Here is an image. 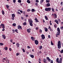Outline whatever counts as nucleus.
I'll return each instance as SVG.
<instances>
[{
  "mask_svg": "<svg viewBox=\"0 0 63 63\" xmlns=\"http://www.w3.org/2000/svg\"><path fill=\"white\" fill-rule=\"evenodd\" d=\"M62 57L60 58V60H59V59L57 58L56 60L57 62L58 63H62Z\"/></svg>",
  "mask_w": 63,
  "mask_h": 63,
  "instance_id": "nucleus-1",
  "label": "nucleus"
},
{
  "mask_svg": "<svg viewBox=\"0 0 63 63\" xmlns=\"http://www.w3.org/2000/svg\"><path fill=\"white\" fill-rule=\"evenodd\" d=\"M28 21L30 23V25L31 26H33V21L32 20V19H28Z\"/></svg>",
  "mask_w": 63,
  "mask_h": 63,
  "instance_id": "nucleus-2",
  "label": "nucleus"
},
{
  "mask_svg": "<svg viewBox=\"0 0 63 63\" xmlns=\"http://www.w3.org/2000/svg\"><path fill=\"white\" fill-rule=\"evenodd\" d=\"M58 47V48H61V41H59L58 42L57 45Z\"/></svg>",
  "mask_w": 63,
  "mask_h": 63,
  "instance_id": "nucleus-3",
  "label": "nucleus"
},
{
  "mask_svg": "<svg viewBox=\"0 0 63 63\" xmlns=\"http://www.w3.org/2000/svg\"><path fill=\"white\" fill-rule=\"evenodd\" d=\"M51 8L49 7L48 8H46L45 9V10L46 11L48 12V11H51Z\"/></svg>",
  "mask_w": 63,
  "mask_h": 63,
  "instance_id": "nucleus-4",
  "label": "nucleus"
},
{
  "mask_svg": "<svg viewBox=\"0 0 63 63\" xmlns=\"http://www.w3.org/2000/svg\"><path fill=\"white\" fill-rule=\"evenodd\" d=\"M12 20H14L15 19V15L14 14H13L12 15Z\"/></svg>",
  "mask_w": 63,
  "mask_h": 63,
  "instance_id": "nucleus-5",
  "label": "nucleus"
},
{
  "mask_svg": "<svg viewBox=\"0 0 63 63\" xmlns=\"http://www.w3.org/2000/svg\"><path fill=\"white\" fill-rule=\"evenodd\" d=\"M31 29L29 28L27 30V31L28 33H29L31 32Z\"/></svg>",
  "mask_w": 63,
  "mask_h": 63,
  "instance_id": "nucleus-6",
  "label": "nucleus"
},
{
  "mask_svg": "<svg viewBox=\"0 0 63 63\" xmlns=\"http://www.w3.org/2000/svg\"><path fill=\"white\" fill-rule=\"evenodd\" d=\"M36 45H37L39 44V42L37 40H35L34 41Z\"/></svg>",
  "mask_w": 63,
  "mask_h": 63,
  "instance_id": "nucleus-7",
  "label": "nucleus"
},
{
  "mask_svg": "<svg viewBox=\"0 0 63 63\" xmlns=\"http://www.w3.org/2000/svg\"><path fill=\"white\" fill-rule=\"evenodd\" d=\"M2 27V28H5V25L4 24H2L0 25Z\"/></svg>",
  "mask_w": 63,
  "mask_h": 63,
  "instance_id": "nucleus-8",
  "label": "nucleus"
},
{
  "mask_svg": "<svg viewBox=\"0 0 63 63\" xmlns=\"http://www.w3.org/2000/svg\"><path fill=\"white\" fill-rule=\"evenodd\" d=\"M41 37L42 38V39L43 40H44V39H45V35H44V34L42 35Z\"/></svg>",
  "mask_w": 63,
  "mask_h": 63,
  "instance_id": "nucleus-9",
  "label": "nucleus"
},
{
  "mask_svg": "<svg viewBox=\"0 0 63 63\" xmlns=\"http://www.w3.org/2000/svg\"><path fill=\"white\" fill-rule=\"evenodd\" d=\"M17 29H21V30L22 29V27H21V26H17Z\"/></svg>",
  "mask_w": 63,
  "mask_h": 63,
  "instance_id": "nucleus-10",
  "label": "nucleus"
},
{
  "mask_svg": "<svg viewBox=\"0 0 63 63\" xmlns=\"http://www.w3.org/2000/svg\"><path fill=\"white\" fill-rule=\"evenodd\" d=\"M34 20L35 21V22H39V20H38L37 18H34Z\"/></svg>",
  "mask_w": 63,
  "mask_h": 63,
  "instance_id": "nucleus-11",
  "label": "nucleus"
},
{
  "mask_svg": "<svg viewBox=\"0 0 63 63\" xmlns=\"http://www.w3.org/2000/svg\"><path fill=\"white\" fill-rule=\"evenodd\" d=\"M54 22H55L57 24H59V21L57 19H56L54 21Z\"/></svg>",
  "mask_w": 63,
  "mask_h": 63,
  "instance_id": "nucleus-12",
  "label": "nucleus"
},
{
  "mask_svg": "<svg viewBox=\"0 0 63 63\" xmlns=\"http://www.w3.org/2000/svg\"><path fill=\"white\" fill-rule=\"evenodd\" d=\"M2 37L3 38V39H6V36L5 35H2Z\"/></svg>",
  "mask_w": 63,
  "mask_h": 63,
  "instance_id": "nucleus-13",
  "label": "nucleus"
},
{
  "mask_svg": "<svg viewBox=\"0 0 63 63\" xmlns=\"http://www.w3.org/2000/svg\"><path fill=\"white\" fill-rule=\"evenodd\" d=\"M47 60L48 61H49V62H50L51 61V59H49V58L48 57H47Z\"/></svg>",
  "mask_w": 63,
  "mask_h": 63,
  "instance_id": "nucleus-14",
  "label": "nucleus"
},
{
  "mask_svg": "<svg viewBox=\"0 0 63 63\" xmlns=\"http://www.w3.org/2000/svg\"><path fill=\"white\" fill-rule=\"evenodd\" d=\"M50 3H48L46 4L47 7H50Z\"/></svg>",
  "mask_w": 63,
  "mask_h": 63,
  "instance_id": "nucleus-15",
  "label": "nucleus"
},
{
  "mask_svg": "<svg viewBox=\"0 0 63 63\" xmlns=\"http://www.w3.org/2000/svg\"><path fill=\"white\" fill-rule=\"evenodd\" d=\"M17 47H19V44L18 43H17L16 45Z\"/></svg>",
  "mask_w": 63,
  "mask_h": 63,
  "instance_id": "nucleus-16",
  "label": "nucleus"
},
{
  "mask_svg": "<svg viewBox=\"0 0 63 63\" xmlns=\"http://www.w3.org/2000/svg\"><path fill=\"white\" fill-rule=\"evenodd\" d=\"M45 32H47L48 31V29L47 28H44Z\"/></svg>",
  "mask_w": 63,
  "mask_h": 63,
  "instance_id": "nucleus-17",
  "label": "nucleus"
},
{
  "mask_svg": "<svg viewBox=\"0 0 63 63\" xmlns=\"http://www.w3.org/2000/svg\"><path fill=\"white\" fill-rule=\"evenodd\" d=\"M57 31L58 32H59V33H60V29L59 28H57Z\"/></svg>",
  "mask_w": 63,
  "mask_h": 63,
  "instance_id": "nucleus-18",
  "label": "nucleus"
},
{
  "mask_svg": "<svg viewBox=\"0 0 63 63\" xmlns=\"http://www.w3.org/2000/svg\"><path fill=\"white\" fill-rule=\"evenodd\" d=\"M30 56L32 58L34 57V56L33 55H30Z\"/></svg>",
  "mask_w": 63,
  "mask_h": 63,
  "instance_id": "nucleus-19",
  "label": "nucleus"
},
{
  "mask_svg": "<svg viewBox=\"0 0 63 63\" xmlns=\"http://www.w3.org/2000/svg\"><path fill=\"white\" fill-rule=\"evenodd\" d=\"M47 60L46 59H44V60H43V62H44L45 63H47Z\"/></svg>",
  "mask_w": 63,
  "mask_h": 63,
  "instance_id": "nucleus-20",
  "label": "nucleus"
},
{
  "mask_svg": "<svg viewBox=\"0 0 63 63\" xmlns=\"http://www.w3.org/2000/svg\"><path fill=\"white\" fill-rule=\"evenodd\" d=\"M31 39L32 40V41H34L35 40V38L33 37H31Z\"/></svg>",
  "mask_w": 63,
  "mask_h": 63,
  "instance_id": "nucleus-21",
  "label": "nucleus"
},
{
  "mask_svg": "<svg viewBox=\"0 0 63 63\" xmlns=\"http://www.w3.org/2000/svg\"><path fill=\"white\" fill-rule=\"evenodd\" d=\"M6 7L7 9H9V7H10V6L9 5H6Z\"/></svg>",
  "mask_w": 63,
  "mask_h": 63,
  "instance_id": "nucleus-22",
  "label": "nucleus"
},
{
  "mask_svg": "<svg viewBox=\"0 0 63 63\" xmlns=\"http://www.w3.org/2000/svg\"><path fill=\"white\" fill-rule=\"evenodd\" d=\"M45 17L46 20H48V18H47V16H45Z\"/></svg>",
  "mask_w": 63,
  "mask_h": 63,
  "instance_id": "nucleus-23",
  "label": "nucleus"
},
{
  "mask_svg": "<svg viewBox=\"0 0 63 63\" xmlns=\"http://www.w3.org/2000/svg\"><path fill=\"white\" fill-rule=\"evenodd\" d=\"M2 13L3 15H4V14H5V12H4V10H2Z\"/></svg>",
  "mask_w": 63,
  "mask_h": 63,
  "instance_id": "nucleus-24",
  "label": "nucleus"
},
{
  "mask_svg": "<svg viewBox=\"0 0 63 63\" xmlns=\"http://www.w3.org/2000/svg\"><path fill=\"white\" fill-rule=\"evenodd\" d=\"M16 24L15 23H14L12 25H13V26H14V27H15V26H16Z\"/></svg>",
  "mask_w": 63,
  "mask_h": 63,
  "instance_id": "nucleus-25",
  "label": "nucleus"
},
{
  "mask_svg": "<svg viewBox=\"0 0 63 63\" xmlns=\"http://www.w3.org/2000/svg\"><path fill=\"white\" fill-rule=\"evenodd\" d=\"M54 16H55V18H56V17H57V15H56V14H54Z\"/></svg>",
  "mask_w": 63,
  "mask_h": 63,
  "instance_id": "nucleus-26",
  "label": "nucleus"
},
{
  "mask_svg": "<svg viewBox=\"0 0 63 63\" xmlns=\"http://www.w3.org/2000/svg\"><path fill=\"white\" fill-rule=\"evenodd\" d=\"M44 2V0H41L40 1V4H42L43 2Z\"/></svg>",
  "mask_w": 63,
  "mask_h": 63,
  "instance_id": "nucleus-27",
  "label": "nucleus"
},
{
  "mask_svg": "<svg viewBox=\"0 0 63 63\" xmlns=\"http://www.w3.org/2000/svg\"><path fill=\"white\" fill-rule=\"evenodd\" d=\"M49 2H50V0H46V3H49Z\"/></svg>",
  "mask_w": 63,
  "mask_h": 63,
  "instance_id": "nucleus-28",
  "label": "nucleus"
},
{
  "mask_svg": "<svg viewBox=\"0 0 63 63\" xmlns=\"http://www.w3.org/2000/svg\"><path fill=\"white\" fill-rule=\"evenodd\" d=\"M23 24V25H26V22H25Z\"/></svg>",
  "mask_w": 63,
  "mask_h": 63,
  "instance_id": "nucleus-29",
  "label": "nucleus"
},
{
  "mask_svg": "<svg viewBox=\"0 0 63 63\" xmlns=\"http://www.w3.org/2000/svg\"><path fill=\"white\" fill-rule=\"evenodd\" d=\"M42 47H42V46H40L39 48V49H41L42 48Z\"/></svg>",
  "mask_w": 63,
  "mask_h": 63,
  "instance_id": "nucleus-30",
  "label": "nucleus"
},
{
  "mask_svg": "<svg viewBox=\"0 0 63 63\" xmlns=\"http://www.w3.org/2000/svg\"><path fill=\"white\" fill-rule=\"evenodd\" d=\"M27 2L29 3V4H30V1L29 0H28L27 1Z\"/></svg>",
  "mask_w": 63,
  "mask_h": 63,
  "instance_id": "nucleus-31",
  "label": "nucleus"
},
{
  "mask_svg": "<svg viewBox=\"0 0 63 63\" xmlns=\"http://www.w3.org/2000/svg\"><path fill=\"white\" fill-rule=\"evenodd\" d=\"M8 47H6L5 48V50H8Z\"/></svg>",
  "mask_w": 63,
  "mask_h": 63,
  "instance_id": "nucleus-32",
  "label": "nucleus"
},
{
  "mask_svg": "<svg viewBox=\"0 0 63 63\" xmlns=\"http://www.w3.org/2000/svg\"><path fill=\"white\" fill-rule=\"evenodd\" d=\"M17 14L18 15H21V13L18 12H17Z\"/></svg>",
  "mask_w": 63,
  "mask_h": 63,
  "instance_id": "nucleus-33",
  "label": "nucleus"
},
{
  "mask_svg": "<svg viewBox=\"0 0 63 63\" xmlns=\"http://www.w3.org/2000/svg\"><path fill=\"white\" fill-rule=\"evenodd\" d=\"M51 10L52 11V12H54V9H53V8H51Z\"/></svg>",
  "mask_w": 63,
  "mask_h": 63,
  "instance_id": "nucleus-34",
  "label": "nucleus"
},
{
  "mask_svg": "<svg viewBox=\"0 0 63 63\" xmlns=\"http://www.w3.org/2000/svg\"><path fill=\"white\" fill-rule=\"evenodd\" d=\"M31 11L32 12H34L35 11V10H34V9H32Z\"/></svg>",
  "mask_w": 63,
  "mask_h": 63,
  "instance_id": "nucleus-35",
  "label": "nucleus"
},
{
  "mask_svg": "<svg viewBox=\"0 0 63 63\" xmlns=\"http://www.w3.org/2000/svg\"><path fill=\"white\" fill-rule=\"evenodd\" d=\"M31 11V9H28L27 10V11H28V12H30Z\"/></svg>",
  "mask_w": 63,
  "mask_h": 63,
  "instance_id": "nucleus-36",
  "label": "nucleus"
},
{
  "mask_svg": "<svg viewBox=\"0 0 63 63\" xmlns=\"http://www.w3.org/2000/svg\"><path fill=\"white\" fill-rule=\"evenodd\" d=\"M51 45H52V46H53V43H52V41H51Z\"/></svg>",
  "mask_w": 63,
  "mask_h": 63,
  "instance_id": "nucleus-37",
  "label": "nucleus"
},
{
  "mask_svg": "<svg viewBox=\"0 0 63 63\" xmlns=\"http://www.w3.org/2000/svg\"><path fill=\"white\" fill-rule=\"evenodd\" d=\"M54 27H55V28H57V25L55 24L54 25Z\"/></svg>",
  "mask_w": 63,
  "mask_h": 63,
  "instance_id": "nucleus-38",
  "label": "nucleus"
},
{
  "mask_svg": "<svg viewBox=\"0 0 63 63\" xmlns=\"http://www.w3.org/2000/svg\"><path fill=\"white\" fill-rule=\"evenodd\" d=\"M18 3H21V0H18Z\"/></svg>",
  "mask_w": 63,
  "mask_h": 63,
  "instance_id": "nucleus-39",
  "label": "nucleus"
},
{
  "mask_svg": "<svg viewBox=\"0 0 63 63\" xmlns=\"http://www.w3.org/2000/svg\"><path fill=\"white\" fill-rule=\"evenodd\" d=\"M0 45H1V46H3V45H4V44L2 43H0Z\"/></svg>",
  "mask_w": 63,
  "mask_h": 63,
  "instance_id": "nucleus-40",
  "label": "nucleus"
},
{
  "mask_svg": "<svg viewBox=\"0 0 63 63\" xmlns=\"http://www.w3.org/2000/svg\"><path fill=\"white\" fill-rule=\"evenodd\" d=\"M15 31L16 32V33H18V32H17L18 31V30L17 29L15 30Z\"/></svg>",
  "mask_w": 63,
  "mask_h": 63,
  "instance_id": "nucleus-41",
  "label": "nucleus"
},
{
  "mask_svg": "<svg viewBox=\"0 0 63 63\" xmlns=\"http://www.w3.org/2000/svg\"><path fill=\"white\" fill-rule=\"evenodd\" d=\"M38 52L39 54H41L42 53V52H41V51Z\"/></svg>",
  "mask_w": 63,
  "mask_h": 63,
  "instance_id": "nucleus-42",
  "label": "nucleus"
},
{
  "mask_svg": "<svg viewBox=\"0 0 63 63\" xmlns=\"http://www.w3.org/2000/svg\"><path fill=\"white\" fill-rule=\"evenodd\" d=\"M19 55V53H17L16 54V56H18Z\"/></svg>",
  "mask_w": 63,
  "mask_h": 63,
  "instance_id": "nucleus-43",
  "label": "nucleus"
},
{
  "mask_svg": "<svg viewBox=\"0 0 63 63\" xmlns=\"http://www.w3.org/2000/svg\"><path fill=\"white\" fill-rule=\"evenodd\" d=\"M60 32H57V34H56V35H59V33Z\"/></svg>",
  "mask_w": 63,
  "mask_h": 63,
  "instance_id": "nucleus-44",
  "label": "nucleus"
},
{
  "mask_svg": "<svg viewBox=\"0 0 63 63\" xmlns=\"http://www.w3.org/2000/svg\"><path fill=\"white\" fill-rule=\"evenodd\" d=\"M16 0H13V2L15 3H16Z\"/></svg>",
  "mask_w": 63,
  "mask_h": 63,
  "instance_id": "nucleus-45",
  "label": "nucleus"
},
{
  "mask_svg": "<svg viewBox=\"0 0 63 63\" xmlns=\"http://www.w3.org/2000/svg\"><path fill=\"white\" fill-rule=\"evenodd\" d=\"M61 53H63V50H61Z\"/></svg>",
  "mask_w": 63,
  "mask_h": 63,
  "instance_id": "nucleus-46",
  "label": "nucleus"
},
{
  "mask_svg": "<svg viewBox=\"0 0 63 63\" xmlns=\"http://www.w3.org/2000/svg\"><path fill=\"white\" fill-rule=\"evenodd\" d=\"M39 32H40V33H42V30L41 29L40 30Z\"/></svg>",
  "mask_w": 63,
  "mask_h": 63,
  "instance_id": "nucleus-47",
  "label": "nucleus"
},
{
  "mask_svg": "<svg viewBox=\"0 0 63 63\" xmlns=\"http://www.w3.org/2000/svg\"><path fill=\"white\" fill-rule=\"evenodd\" d=\"M36 3H39V0H36Z\"/></svg>",
  "mask_w": 63,
  "mask_h": 63,
  "instance_id": "nucleus-48",
  "label": "nucleus"
},
{
  "mask_svg": "<svg viewBox=\"0 0 63 63\" xmlns=\"http://www.w3.org/2000/svg\"><path fill=\"white\" fill-rule=\"evenodd\" d=\"M22 50L24 52H25V50H24V49H22Z\"/></svg>",
  "mask_w": 63,
  "mask_h": 63,
  "instance_id": "nucleus-49",
  "label": "nucleus"
},
{
  "mask_svg": "<svg viewBox=\"0 0 63 63\" xmlns=\"http://www.w3.org/2000/svg\"><path fill=\"white\" fill-rule=\"evenodd\" d=\"M48 29L49 30L51 29V28H50V26H49V28H48Z\"/></svg>",
  "mask_w": 63,
  "mask_h": 63,
  "instance_id": "nucleus-50",
  "label": "nucleus"
},
{
  "mask_svg": "<svg viewBox=\"0 0 63 63\" xmlns=\"http://www.w3.org/2000/svg\"><path fill=\"white\" fill-rule=\"evenodd\" d=\"M20 13H23V11H22V10H20Z\"/></svg>",
  "mask_w": 63,
  "mask_h": 63,
  "instance_id": "nucleus-51",
  "label": "nucleus"
},
{
  "mask_svg": "<svg viewBox=\"0 0 63 63\" xmlns=\"http://www.w3.org/2000/svg\"><path fill=\"white\" fill-rule=\"evenodd\" d=\"M61 6H63V3L62 2H61Z\"/></svg>",
  "mask_w": 63,
  "mask_h": 63,
  "instance_id": "nucleus-52",
  "label": "nucleus"
},
{
  "mask_svg": "<svg viewBox=\"0 0 63 63\" xmlns=\"http://www.w3.org/2000/svg\"><path fill=\"white\" fill-rule=\"evenodd\" d=\"M12 31H13V33H15V30H14V29L12 30Z\"/></svg>",
  "mask_w": 63,
  "mask_h": 63,
  "instance_id": "nucleus-53",
  "label": "nucleus"
},
{
  "mask_svg": "<svg viewBox=\"0 0 63 63\" xmlns=\"http://www.w3.org/2000/svg\"><path fill=\"white\" fill-rule=\"evenodd\" d=\"M35 29L36 30H38V27H36L35 28Z\"/></svg>",
  "mask_w": 63,
  "mask_h": 63,
  "instance_id": "nucleus-54",
  "label": "nucleus"
},
{
  "mask_svg": "<svg viewBox=\"0 0 63 63\" xmlns=\"http://www.w3.org/2000/svg\"><path fill=\"white\" fill-rule=\"evenodd\" d=\"M9 50H10V51H12V48H9Z\"/></svg>",
  "mask_w": 63,
  "mask_h": 63,
  "instance_id": "nucleus-55",
  "label": "nucleus"
},
{
  "mask_svg": "<svg viewBox=\"0 0 63 63\" xmlns=\"http://www.w3.org/2000/svg\"><path fill=\"white\" fill-rule=\"evenodd\" d=\"M10 42L11 43H13V40L12 39H11V40H10Z\"/></svg>",
  "mask_w": 63,
  "mask_h": 63,
  "instance_id": "nucleus-56",
  "label": "nucleus"
},
{
  "mask_svg": "<svg viewBox=\"0 0 63 63\" xmlns=\"http://www.w3.org/2000/svg\"><path fill=\"white\" fill-rule=\"evenodd\" d=\"M51 63H53V60H51L50 62Z\"/></svg>",
  "mask_w": 63,
  "mask_h": 63,
  "instance_id": "nucleus-57",
  "label": "nucleus"
},
{
  "mask_svg": "<svg viewBox=\"0 0 63 63\" xmlns=\"http://www.w3.org/2000/svg\"><path fill=\"white\" fill-rule=\"evenodd\" d=\"M27 47L28 48H30V47H29V46H28Z\"/></svg>",
  "mask_w": 63,
  "mask_h": 63,
  "instance_id": "nucleus-58",
  "label": "nucleus"
},
{
  "mask_svg": "<svg viewBox=\"0 0 63 63\" xmlns=\"http://www.w3.org/2000/svg\"><path fill=\"white\" fill-rule=\"evenodd\" d=\"M58 20L60 22V21H61V20H60V19H58Z\"/></svg>",
  "mask_w": 63,
  "mask_h": 63,
  "instance_id": "nucleus-59",
  "label": "nucleus"
},
{
  "mask_svg": "<svg viewBox=\"0 0 63 63\" xmlns=\"http://www.w3.org/2000/svg\"><path fill=\"white\" fill-rule=\"evenodd\" d=\"M3 60H6V58H3Z\"/></svg>",
  "mask_w": 63,
  "mask_h": 63,
  "instance_id": "nucleus-60",
  "label": "nucleus"
},
{
  "mask_svg": "<svg viewBox=\"0 0 63 63\" xmlns=\"http://www.w3.org/2000/svg\"><path fill=\"white\" fill-rule=\"evenodd\" d=\"M3 29L2 30V31H4V30H5V29H4V28H3Z\"/></svg>",
  "mask_w": 63,
  "mask_h": 63,
  "instance_id": "nucleus-61",
  "label": "nucleus"
},
{
  "mask_svg": "<svg viewBox=\"0 0 63 63\" xmlns=\"http://www.w3.org/2000/svg\"><path fill=\"white\" fill-rule=\"evenodd\" d=\"M48 38H50V35H48Z\"/></svg>",
  "mask_w": 63,
  "mask_h": 63,
  "instance_id": "nucleus-62",
  "label": "nucleus"
},
{
  "mask_svg": "<svg viewBox=\"0 0 63 63\" xmlns=\"http://www.w3.org/2000/svg\"><path fill=\"white\" fill-rule=\"evenodd\" d=\"M21 19H22V20H23V17H21Z\"/></svg>",
  "mask_w": 63,
  "mask_h": 63,
  "instance_id": "nucleus-63",
  "label": "nucleus"
},
{
  "mask_svg": "<svg viewBox=\"0 0 63 63\" xmlns=\"http://www.w3.org/2000/svg\"><path fill=\"white\" fill-rule=\"evenodd\" d=\"M28 63H31V62L30 61H29L28 62Z\"/></svg>",
  "mask_w": 63,
  "mask_h": 63,
  "instance_id": "nucleus-64",
  "label": "nucleus"
}]
</instances>
